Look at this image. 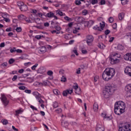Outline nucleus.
<instances>
[{
	"label": "nucleus",
	"mask_w": 131,
	"mask_h": 131,
	"mask_svg": "<svg viewBox=\"0 0 131 131\" xmlns=\"http://www.w3.org/2000/svg\"><path fill=\"white\" fill-rule=\"evenodd\" d=\"M53 107L54 108H58V107H59V104L57 101H54L53 102Z\"/></svg>",
	"instance_id": "obj_30"
},
{
	"label": "nucleus",
	"mask_w": 131,
	"mask_h": 131,
	"mask_svg": "<svg viewBox=\"0 0 131 131\" xmlns=\"http://www.w3.org/2000/svg\"><path fill=\"white\" fill-rule=\"evenodd\" d=\"M18 79V76L17 75H14L13 78H12V81H16Z\"/></svg>",
	"instance_id": "obj_46"
},
{
	"label": "nucleus",
	"mask_w": 131,
	"mask_h": 131,
	"mask_svg": "<svg viewBox=\"0 0 131 131\" xmlns=\"http://www.w3.org/2000/svg\"><path fill=\"white\" fill-rule=\"evenodd\" d=\"M75 93L76 95H80L81 94V89L80 88H78V89L75 90Z\"/></svg>",
	"instance_id": "obj_27"
},
{
	"label": "nucleus",
	"mask_w": 131,
	"mask_h": 131,
	"mask_svg": "<svg viewBox=\"0 0 131 131\" xmlns=\"http://www.w3.org/2000/svg\"><path fill=\"white\" fill-rule=\"evenodd\" d=\"M94 23H95V21L94 20H90L88 21V25L89 26H92L94 25Z\"/></svg>",
	"instance_id": "obj_37"
},
{
	"label": "nucleus",
	"mask_w": 131,
	"mask_h": 131,
	"mask_svg": "<svg viewBox=\"0 0 131 131\" xmlns=\"http://www.w3.org/2000/svg\"><path fill=\"white\" fill-rule=\"evenodd\" d=\"M26 22H27V23H33V22H34V21H35L36 23H37V24H39V22H38V21H40V18H35V17H27L26 16L25 17V19Z\"/></svg>",
	"instance_id": "obj_5"
},
{
	"label": "nucleus",
	"mask_w": 131,
	"mask_h": 131,
	"mask_svg": "<svg viewBox=\"0 0 131 131\" xmlns=\"http://www.w3.org/2000/svg\"><path fill=\"white\" fill-rule=\"evenodd\" d=\"M89 12L88 11V10L84 9L82 10V14L83 16H86V14H88Z\"/></svg>",
	"instance_id": "obj_34"
},
{
	"label": "nucleus",
	"mask_w": 131,
	"mask_h": 131,
	"mask_svg": "<svg viewBox=\"0 0 131 131\" xmlns=\"http://www.w3.org/2000/svg\"><path fill=\"white\" fill-rule=\"evenodd\" d=\"M64 20H66V21H68L69 22L70 21H73V19L66 16L64 17Z\"/></svg>",
	"instance_id": "obj_29"
},
{
	"label": "nucleus",
	"mask_w": 131,
	"mask_h": 131,
	"mask_svg": "<svg viewBox=\"0 0 131 131\" xmlns=\"http://www.w3.org/2000/svg\"><path fill=\"white\" fill-rule=\"evenodd\" d=\"M124 59L126 61H131V53H127L124 55Z\"/></svg>",
	"instance_id": "obj_17"
},
{
	"label": "nucleus",
	"mask_w": 131,
	"mask_h": 131,
	"mask_svg": "<svg viewBox=\"0 0 131 131\" xmlns=\"http://www.w3.org/2000/svg\"><path fill=\"white\" fill-rule=\"evenodd\" d=\"M32 95H33V96H35L36 97V96H39V93L38 92H37V91H35L32 93Z\"/></svg>",
	"instance_id": "obj_55"
},
{
	"label": "nucleus",
	"mask_w": 131,
	"mask_h": 131,
	"mask_svg": "<svg viewBox=\"0 0 131 131\" xmlns=\"http://www.w3.org/2000/svg\"><path fill=\"white\" fill-rule=\"evenodd\" d=\"M46 52H47V48L45 46L40 47L38 50L39 54H45Z\"/></svg>",
	"instance_id": "obj_15"
},
{
	"label": "nucleus",
	"mask_w": 131,
	"mask_h": 131,
	"mask_svg": "<svg viewBox=\"0 0 131 131\" xmlns=\"http://www.w3.org/2000/svg\"><path fill=\"white\" fill-rule=\"evenodd\" d=\"M127 3H128V0H122L121 1V4L123 5H127Z\"/></svg>",
	"instance_id": "obj_39"
},
{
	"label": "nucleus",
	"mask_w": 131,
	"mask_h": 131,
	"mask_svg": "<svg viewBox=\"0 0 131 131\" xmlns=\"http://www.w3.org/2000/svg\"><path fill=\"white\" fill-rule=\"evenodd\" d=\"M111 95L112 94H110V93L104 89V90H103L102 92V96L103 97V98H105V99H108V98H109Z\"/></svg>",
	"instance_id": "obj_13"
},
{
	"label": "nucleus",
	"mask_w": 131,
	"mask_h": 131,
	"mask_svg": "<svg viewBox=\"0 0 131 131\" xmlns=\"http://www.w3.org/2000/svg\"><path fill=\"white\" fill-rule=\"evenodd\" d=\"M92 5H96L98 4V0H91Z\"/></svg>",
	"instance_id": "obj_49"
},
{
	"label": "nucleus",
	"mask_w": 131,
	"mask_h": 131,
	"mask_svg": "<svg viewBox=\"0 0 131 131\" xmlns=\"http://www.w3.org/2000/svg\"><path fill=\"white\" fill-rule=\"evenodd\" d=\"M101 116L103 117L104 119H106V120H111L112 119V116L108 115L107 113L105 112L101 113Z\"/></svg>",
	"instance_id": "obj_11"
},
{
	"label": "nucleus",
	"mask_w": 131,
	"mask_h": 131,
	"mask_svg": "<svg viewBox=\"0 0 131 131\" xmlns=\"http://www.w3.org/2000/svg\"><path fill=\"white\" fill-rule=\"evenodd\" d=\"M53 93L55 94V95H59L60 91L57 89L53 90Z\"/></svg>",
	"instance_id": "obj_40"
},
{
	"label": "nucleus",
	"mask_w": 131,
	"mask_h": 131,
	"mask_svg": "<svg viewBox=\"0 0 131 131\" xmlns=\"http://www.w3.org/2000/svg\"><path fill=\"white\" fill-rule=\"evenodd\" d=\"M86 43L88 46H92L94 41V36L91 35H88L86 37Z\"/></svg>",
	"instance_id": "obj_9"
},
{
	"label": "nucleus",
	"mask_w": 131,
	"mask_h": 131,
	"mask_svg": "<svg viewBox=\"0 0 131 131\" xmlns=\"http://www.w3.org/2000/svg\"><path fill=\"white\" fill-rule=\"evenodd\" d=\"M19 90H20L21 91H24L26 89V87L25 86H19L18 87Z\"/></svg>",
	"instance_id": "obj_48"
},
{
	"label": "nucleus",
	"mask_w": 131,
	"mask_h": 131,
	"mask_svg": "<svg viewBox=\"0 0 131 131\" xmlns=\"http://www.w3.org/2000/svg\"><path fill=\"white\" fill-rule=\"evenodd\" d=\"M16 50L15 48H13L10 49L11 53H15V52H16Z\"/></svg>",
	"instance_id": "obj_61"
},
{
	"label": "nucleus",
	"mask_w": 131,
	"mask_h": 131,
	"mask_svg": "<svg viewBox=\"0 0 131 131\" xmlns=\"http://www.w3.org/2000/svg\"><path fill=\"white\" fill-rule=\"evenodd\" d=\"M55 28L57 31H60V30H61V27L60 26H55Z\"/></svg>",
	"instance_id": "obj_53"
},
{
	"label": "nucleus",
	"mask_w": 131,
	"mask_h": 131,
	"mask_svg": "<svg viewBox=\"0 0 131 131\" xmlns=\"http://www.w3.org/2000/svg\"><path fill=\"white\" fill-rule=\"evenodd\" d=\"M112 27L113 29H116L117 28V24L116 23L113 24Z\"/></svg>",
	"instance_id": "obj_59"
},
{
	"label": "nucleus",
	"mask_w": 131,
	"mask_h": 131,
	"mask_svg": "<svg viewBox=\"0 0 131 131\" xmlns=\"http://www.w3.org/2000/svg\"><path fill=\"white\" fill-rule=\"evenodd\" d=\"M73 93V89H67L62 92L63 97H67L68 95H71Z\"/></svg>",
	"instance_id": "obj_12"
},
{
	"label": "nucleus",
	"mask_w": 131,
	"mask_h": 131,
	"mask_svg": "<svg viewBox=\"0 0 131 131\" xmlns=\"http://www.w3.org/2000/svg\"><path fill=\"white\" fill-rule=\"evenodd\" d=\"M115 75V70L114 68H107L105 69L102 73V78L105 81H109Z\"/></svg>",
	"instance_id": "obj_1"
},
{
	"label": "nucleus",
	"mask_w": 131,
	"mask_h": 131,
	"mask_svg": "<svg viewBox=\"0 0 131 131\" xmlns=\"http://www.w3.org/2000/svg\"><path fill=\"white\" fill-rule=\"evenodd\" d=\"M70 124H71V125H77V123L75 122L72 121L70 123Z\"/></svg>",
	"instance_id": "obj_64"
},
{
	"label": "nucleus",
	"mask_w": 131,
	"mask_h": 131,
	"mask_svg": "<svg viewBox=\"0 0 131 131\" xmlns=\"http://www.w3.org/2000/svg\"><path fill=\"white\" fill-rule=\"evenodd\" d=\"M125 91L127 92V98H130L131 97V84H128L125 87Z\"/></svg>",
	"instance_id": "obj_10"
},
{
	"label": "nucleus",
	"mask_w": 131,
	"mask_h": 131,
	"mask_svg": "<svg viewBox=\"0 0 131 131\" xmlns=\"http://www.w3.org/2000/svg\"><path fill=\"white\" fill-rule=\"evenodd\" d=\"M69 123L67 121H62L61 122V126L62 127H65V128H68Z\"/></svg>",
	"instance_id": "obj_21"
},
{
	"label": "nucleus",
	"mask_w": 131,
	"mask_h": 131,
	"mask_svg": "<svg viewBox=\"0 0 131 131\" xmlns=\"http://www.w3.org/2000/svg\"><path fill=\"white\" fill-rule=\"evenodd\" d=\"M105 128L102 125L97 124L96 126V131H104Z\"/></svg>",
	"instance_id": "obj_16"
},
{
	"label": "nucleus",
	"mask_w": 131,
	"mask_h": 131,
	"mask_svg": "<svg viewBox=\"0 0 131 131\" xmlns=\"http://www.w3.org/2000/svg\"><path fill=\"white\" fill-rule=\"evenodd\" d=\"M48 81L47 80H44L42 81V82H39V85H43V86H47L48 85Z\"/></svg>",
	"instance_id": "obj_24"
},
{
	"label": "nucleus",
	"mask_w": 131,
	"mask_h": 131,
	"mask_svg": "<svg viewBox=\"0 0 131 131\" xmlns=\"http://www.w3.org/2000/svg\"><path fill=\"white\" fill-rule=\"evenodd\" d=\"M113 56L114 57V58L111 59L112 62V61H113V64H116V63H118V62H119V59L116 58H118L119 59L121 58V55H120L119 53L115 52L113 54Z\"/></svg>",
	"instance_id": "obj_7"
},
{
	"label": "nucleus",
	"mask_w": 131,
	"mask_h": 131,
	"mask_svg": "<svg viewBox=\"0 0 131 131\" xmlns=\"http://www.w3.org/2000/svg\"><path fill=\"white\" fill-rule=\"evenodd\" d=\"M99 109V105H98V103L95 102L93 105V110L95 112H97Z\"/></svg>",
	"instance_id": "obj_23"
},
{
	"label": "nucleus",
	"mask_w": 131,
	"mask_h": 131,
	"mask_svg": "<svg viewBox=\"0 0 131 131\" xmlns=\"http://www.w3.org/2000/svg\"><path fill=\"white\" fill-rule=\"evenodd\" d=\"M51 33H52V34H54V33H56V34H60V31L56 30H52L51 31Z\"/></svg>",
	"instance_id": "obj_41"
},
{
	"label": "nucleus",
	"mask_w": 131,
	"mask_h": 131,
	"mask_svg": "<svg viewBox=\"0 0 131 131\" xmlns=\"http://www.w3.org/2000/svg\"><path fill=\"white\" fill-rule=\"evenodd\" d=\"M16 31H17V32H21L22 31V28L21 27H17L16 29Z\"/></svg>",
	"instance_id": "obj_51"
},
{
	"label": "nucleus",
	"mask_w": 131,
	"mask_h": 131,
	"mask_svg": "<svg viewBox=\"0 0 131 131\" xmlns=\"http://www.w3.org/2000/svg\"><path fill=\"white\" fill-rule=\"evenodd\" d=\"M25 93H26V94H31V90H25Z\"/></svg>",
	"instance_id": "obj_63"
},
{
	"label": "nucleus",
	"mask_w": 131,
	"mask_h": 131,
	"mask_svg": "<svg viewBox=\"0 0 131 131\" xmlns=\"http://www.w3.org/2000/svg\"><path fill=\"white\" fill-rule=\"evenodd\" d=\"M107 92L109 93V94L113 95L116 91V89L113 85H111L110 84H107L105 86V89Z\"/></svg>",
	"instance_id": "obj_3"
},
{
	"label": "nucleus",
	"mask_w": 131,
	"mask_h": 131,
	"mask_svg": "<svg viewBox=\"0 0 131 131\" xmlns=\"http://www.w3.org/2000/svg\"><path fill=\"white\" fill-rule=\"evenodd\" d=\"M14 62H15V60H14L13 58H11L9 60V64H13V63H14Z\"/></svg>",
	"instance_id": "obj_57"
},
{
	"label": "nucleus",
	"mask_w": 131,
	"mask_h": 131,
	"mask_svg": "<svg viewBox=\"0 0 131 131\" xmlns=\"http://www.w3.org/2000/svg\"><path fill=\"white\" fill-rule=\"evenodd\" d=\"M104 27L105 22L102 21L101 23H100L99 27H98V26H95L93 27V29H94V30H98V31H102Z\"/></svg>",
	"instance_id": "obj_8"
},
{
	"label": "nucleus",
	"mask_w": 131,
	"mask_h": 131,
	"mask_svg": "<svg viewBox=\"0 0 131 131\" xmlns=\"http://www.w3.org/2000/svg\"><path fill=\"white\" fill-rule=\"evenodd\" d=\"M99 48H100V49H101V50H103V49H105V48L106 47V46H105V45L101 44V45H99L98 46Z\"/></svg>",
	"instance_id": "obj_52"
},
{
	"label": "nucleus",
	"mask_w": 131,
	"mask_h": 131,
	"mask_svg": "<svg viewBox=\"0 0 131 131\" xmlns=\"http://www.w3.org/2000/svg\"><path fill=\"white\" fill-rule=\"evenodd\" d=\"M1 122L3 125H7V124H9V121L7 119H2Z\"/></svg>",
	"instance_id": "obj_25"
},
{
	"label": "nucleus",
	"mask_w": 131,
	"mask_h": 131,
	"mask_svg": "<svg viewBox=\"0 0 131 131\" xmlns=\"http://www.w3.org/2000/svg\"><path fill=\"white\" fill-rule=\"evenodd\" d=\"M79 88L78 87V84L76 83H75L74 84V85H73V89H74V90H76L78 89H79Z\"/></svg>",
	"instance_id": "obj_36"
},
{
	"label": "nucleus",
	"mask_w": 131,
	"mask_h": 131,
	"mask_svg": "<svg viewBox=\"0 0 131 131\" xmlns=\"http://www.w3.org/2000/svg\"><path fill=\"white\" fill-rule=\"evenodd\" d=\"M75 5H76L77 6H79V5H81V2H80V1H78V0H76L75 1Z\"/></svg>",
	"instance_id": "obj_44"
},
{
	"label": "nucleus",
	"mask_w": 131,
	"mask_h": 131,
	"mask_svg": "<svg viewBox=\"0 0 131 131\" xmlns=\"http://www.w3.org/2000/svg\"><path fill=\"white\" fill-rule=\"evenodd\" d=\"M114 112L117 115H120L124 113L125 110V103L121 101H117L114 106Z\"/></svg>",
	"instance_id": "obj_2"
},
{
	"label": "nucleus",
	"mask_w": 131,
	"mask_h": 131,
	"mask_svg": "<svg viewBox=\"0 0 131 131\" xmlns=\"http://www.w3.org/2000/svg\"><path fill=\"white\" fill-rule=\"evenodd\" d=\"M111 32V31H110V30H106L104 32V34H105V35H108V34H109V33H110Z\"/></svg>",
	"instance_id": "obj_56"
},
{
	"label": "nucleus",
	"mask_w": 131,
	"mask_h": 131,
	"mask_svg": "<svg viewBox=\"0 0 131 131\" xmlns=\"http://www.w3.org/2000/svg\"><path fill=\"white\" fill-rule=\"evenodd\" d=\"M19 9L21 12H26L28 10V7H27V5L24 4L21 7H19Z\"/></svg>",
	"instance_id": "obj_18"
},
{
	"label": "nucleus",
	"mask_w": 131,
	"mask_h": 131,
	"mask_svg": "<svg viewBox=\"0 0 131 131\" xmlns=\"http://www.w3.org/2000/svg\"><path fill=\"white\" fill-rule=\"evenodd\" d=\"M114 21V18L113 17H110L108 18V22H110V23H113Z\"/></svg>",
	"instance_id": "obj_50"
},
{
	"label": "nucleus",
	"mask_w": 131,
	"mask_h": 131,
	"mask_svg": "<svg viewBox=\"0 0 131 131\" xmlns=\"http://www.w3.org/2000/svg\"><path fill=\"white\" fill-rule=\"evenodd\" d=\"M73 53L75 54L76 56H78V52H77V50L76 49H74L72 51Z\"/></svg>",
	"instance_id": "obj_58"
},
{
	"label": "nucleus",
	"mask_w": 131,
	"mask_h": 131,
	"mask_svg": "<svg viewBox=\"0 0 131 131\" xmlns=\"http://www.w3.org/2000/svg\"><path fill=\"white\" fill-rule=\"evenodd\" d=\"M38 66V63H36L35 64L34 66H33L32 67H31V69L32 70H35V69L36 68V67Z\"/></svg>",
	"instance_id": "obj_47"
},
{
	"label": "nucleus",
	"mask_w": 131,
	"mask_h": 131,
	"mask_svg": "<svg viewBox=\"0 0 131 131\" xmlns=\"http://www.w3.org/2000/svg\"><path fill=\"white\" fill-rule=\"evenodd\" d=\"M53 74H54V72H53V71H52L51 70L48 71L47 72V75H49V76H52V75H53Z\"/></svg>",
	"instance_id": "obj_42"
},
{
	"label": "nucleus",
	"mask_w": 131,
	"mask_h": 131,
	"mask_svg": "<svg viewBox=\"0 0 131 131\" xmlns=\"http://www.w3.org/2000/svg\"><path fill=\"white\" fill-rule=\"evenodd\" d=\"M41 37H43V35H37L35 36V38H36V39H40V38H41Z\"/></svg>",
	"instance_id": "obj_43"
},
{
	"label": "nucleus",
	"mask_w": 131,
	"mask_h": 131,
	"mask_svg": "<svg viewBox=\"0 0 131 131\" xmlns=\"http://www.w3.org/2000/svg\"><path fill=\"white\" fill-rule=\"evenodd\" d=\"M80 30V28H76L73 31V33L76 34L77 32H78V31Z\"/></svg>",
	"instance_id": "obj_31"
},
{
	"label": "nucleus",
	"mask_w": 131,
	"mask_h": 131,
	"mask_svg": "<svg viewBox=\"0 0 131 131\" xmlns=\"http://www.w3.org/2000/svg\"><path fill=\"white\" fill-rule=\"evenodd\" d=\"M60 80L62 82H66V81H67V79L66 78V76H62V77L61 78Z\"/></svg>",
	"instance_id": "obj_32"
},
{
	"label": "nucleus",
	"mask_w": 131,
	"mask_h": 131,
	"mask_svg": "<svg viewBox=\"0 0 131 131\" xmlns=\"http://www.w3.org/2000/svg\"><path fill=\"white\" fill-rule=\"evenodd\" d=\"M124 72L127 75L131 76V67H126L124 70Z\"/></svg>",
	"instance_id": "obj_14"
},
{
	"label": "nucleus",
	"mask_w": 131,
	"mask_h": 131,
	"mask_svg": "<svg viewBox=\"0 0 131 131\" xmlns=\"http://www.w3.org/2000/svg\"><path fill=\"white\" fill-rule=\"evenodd\" d=\"M0 99L2 102V104L4 105V106H5V107H7V105H9L10 101L9 100V99H8L7 97H6V95H5V94H1Z\"/></svg>",
	"instance_id": "obj_6"
},
{
	"label": "nucleus",
	"mask_w": 131,
	"mask_h": 131,
	"mask_svg": "<svg viewBox=\"0 0 131 131\" xmlns=\"http://www.w3.org/2000/svg\"><path fill=\"white\" fill-rule=\"evenodd\" d=\"M56 14H57V15H59V16H60V17H62L63 16H66V14L65 13H63V12H62L59 9L56 10Z\"/></svg>",
	"instance_id": "obj_22"
},
{
	"label": "nucleus",
	"mask_w": 131,
	"mask_h": 131,
	"mask_svg": "<svg viewBox=\"0 0 131 131\" xmlns=\"http://www.w3.org/2000/svg\"><path fill=\"white\" fill-rule=\"evenodd\" d=\"M2 66H3V67H4V68H6V67L8 66V63L4 62L3 63H2Z\"/></svg>",
	"instance_id": "obj_62"
},
{
	"label": "nucleus",
	"mask_w": 131,
	"mask_h": 131,
	"mask_svg": "<svg viewBox=\"0 0 131 131\" xmlns=\"http://www.w3.org/2000/svg\"><path fill=\"white\" fill-rule=\"evenodd\" d=\"M124 18V13L122 12L119 14V19L122 20Z\"/></svg>",
	"instance_id": "obj_26"
},
{
	"label": "nucleus",
	"mask_w": 131,
	"mask_h": 131,
	"mask_svg": "<svg viewBox=\"0 0 131 131\" xmlns=\"http://www.w3.org/2000/svg\"><path fill=\"white\" fill-rule=\"evenodd\" d=\"M30 108L33 110V111H37V108H36V107H35L33 105H31L30 106Z\"/></svg>",
	"instance_id": "obj_54"
},
{
	"label": "nucleus",
	"mask_w": 131,
	"mask_h": 131,
	"mask_svg": "<svg viewBox=\"0 0 131 131\" xmlns=\"http://www.w3.org/2000/svg\"><path fill=\"white\" fill-rule=\"evenodd\" d=\"M54 14H54L53 12L50 11L49 13L45 14V17H47L48 18H53V17H54Z\"/></svg>",
	"instance_id": "obj_20"
},
{
	"label": "nucleus",
	"mask_w": 131,
	"mask_h": 131,
	"mask_svg": "<svg viewBox=\"0 0 131 131\" xmlns=\"http://www.w3.org/2000/svg\"><path fill=\"white\" fill-rule=\"evenodd\" d=\"M119 131H131V123H125L122 126L119 127Z\"/></svg>",
	"instance_id": "obj_4"
},
{
	"label": "nucleus",
	"mask_w": 131,
	"mask_h": 131,
	"mask_svg": "<svg viewBox=\"0 0 131 131\" xmlns=\"http://www.w3.org/2000/svg\"><path fill=\"white\" fill-rule=\"evenodd\" d=\"M106 4V1L105 0H101L100 2L99 3V5H103Z\"/></svg>",
	"instance_id": "obj_45"
},
{
	"label": "nucleus",
	"mask_w": 131,
	"mask_h": 131,
	"mask_svg": "<svg viewBox=\"0 0 131 131\" xmlns=\"http://www.w3.org/2000/svg\"><path fill=\"white\" fill-rule=\"evenodd\" d=\"M37 15H38V16H39V17H40V18H42V16H45V15H46V13H45V14H43L41 13H38Z\"/></svg>",
	"instance_id": "obj_60"
},
{
	"label": "nucleus",
	"mask_w": 131,
	"mask_h": 131,
	"mask_svg": "<svg viewBox=\"0 0 131 131\" xmlns=\"http://www.w3.org/2000/svg\"><path fill=\"white\" fill-rule=\"evenodd\" d=\"M125 37H127V38H129L130 39L131 32L127 33L125 35Z\"/></svg>",
	"instance_id": "obj_38"
},
{
	"label": "nucleus",
	"mask_w": 131,
	"mask_h": 131,
	"mask_svg": "<svg viewBox=\"0 0 131 131\" xmlns=\"http://www.w3.org/2000/svg\"><path fill=\"white\" fill-rule=\"evenodd\" d=\"M24 112V110L22 108H20L19 110H17L15 111V115L16 116H19V114H22Z\"/></svg>",
	"instance_id": "obj_19"
},
{
	"label": "nucleus",
	"mask_w": 131,
	"mask_h": 131,
	"mask_svg": "<svg viewBox=\"0 0 131 131\" xmlns=\"http://www.w3.org/2000/svg\"><path fill=\"white\" fill-rule=\"evenodd\" d=\"M25 17H26L25 15H24L23 14H20V15H18V18L19 20H25Z\"/></svg>",
	"instance_id": "obj_28"
},
{
	"label": "nucleus",
	"mask_w": 131,
	"mask_h": 131,
	"mask_svg": "<svg viewBox=\"0 0 131 131\" xmlns=\"http://www.w3.org/2000/svg\"><path fill=\"white\" fill-rule=\"evenodd\" d=\"M55 112H56V113H57L58 114H59V113H61L62 108H58L57 109L55 110Z\"/></svg>",
	"instance_id": "obj_35"
},
{
	"label": "nucleus",
	"mask_w": 131,
	"mask_h": 131,
	"mask_svg": "<svg viewBox=\"0 0 131 131\" xmlns=\"http://www.w3.org/2000/svg\"><path fill=\"white\" fill-rule=\"evenodd\" d=\"M17 5L19 8H21L24 5V3L19 1L17 2Z\"/></svg>",
	"instance_id": "obj_33"
}]
</instances>
